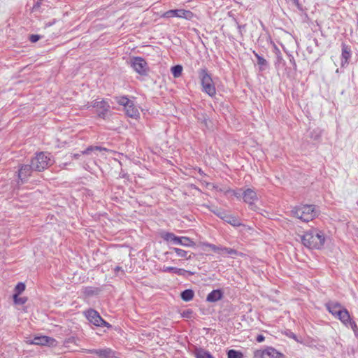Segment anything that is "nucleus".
<instances>
[{"mask_svg":"<svg viewBox=\"0 0 358 358\" xmlns=\"http://www.w3.org/2000/svg\"><path fill=\"white\" fill-rule=\"evenodd\" d=\"M325 238L323 232L317 229L310 230L301 236L303 244L310 249H320L324 243Z\"/></svg>","mask_w":358,"mask_h":358,"instance_id":"1","label":"nucleus"},{"mask_svg":"<svg viewBox=\"0 0 358 358\" xmlns=\"http://www.w3.org/2000/svg\"><path fill=\"white\" fill-rule=\"evenodd\" d=\"M291 214L301 221L308 222L317 215V211L313 205H300L294 207Z\"/></svg>","mask_w":358,"mask_h":358,"instance_id":"2","label":"nucleus"},{"mask_svg":"<svg viewBox=\"0 0 358 358\" xmlns=\"http://www.w3.org/2000/svg\"><path fill=\"white\" fill-rule=\"evenodd\" d=\"M199 77L202 86V90L210 96H213L216 94V89L211 76L208 73L206 69H201L199 71Z\"/></svg>","mask_w":358,"mask_h":358,"instance_id":"3","label":"nucleus"},{"mask_svg":"<svg viewBox=\"0 0 358 358\" xmlns=\"http://www.w3.org/2000/svg\"><path fill=\"white\" fill-rule=\"evenodd\" d=\"M31 162L34 171H41L52 165L54 160L51 158L50 153L41 152L36 154Z\"/></svg>","mask_w":358,"mask_h":358,"instance_id":"4","label":"nucleus"},{"mask_svg":"<svg viewBox=\"0 0 358 358\" xmlns=\"http://www.w3.org/2000/svg\"><path fill=\"white\" fill-rule=\"evenodd\" d=\"M115 99L118 104L124 107L125 113L127 116L134 119H137L138 117H139L140 113L138 108H136L134 102L129 100L127 98V96H115Z\"/></svg>","mask_w":358,"mask_h":358,"instance_id":"5","label":"nucleus"},{"mask_svg":"<svg viewBox=\"0 0 358 358\" xmlns=\"http://www.w3.org/2000/svg\"><path fill=\"white\" fill-rule=\"evenodd\" d=\"M162 238L172 244L180 245L185 247H194L195 243L189 238L186 236H176L171 232H164L162 234Z\"/></svg>","mask_w":358,"mask_h":358,"instance_id":"6","label":"nucleus"},{"mask_svg":"<svg viewBox=\"0 0 358 358\" xmlns=\"http://www.w3.org/2000/svg\"><path fill=\"white\" fill-rule=\"evenodd\" d=\"M131 66L133 69L141 76H145L148 72V67L146 61L141 57H134L131 60Z\"/></svg>","mask_w":358,"mask_h":358,"instance_id":"7","label":"nucleus"},{"mask_svg":"<svg viewBox=\"0 0 358 358\" xmlns=\"http://www.w3.org/2000/svg\"><path fill=\"white\" fill-rule=\"evenodd\" d=\"M93 108L96 109V113L99 117L105 119L107 114L110 111L109 103L103 99H96L92 102L91 105Z\"/></svg>","mask_w":358,"mask_h":358,"instance_id":"8","label":"nucleus"},{"mask_svg":"<svg viewBox=\"0 0 358 358\" xmlns=\"http://www.w3.org/2000/svg\"><path fill=\"white\" fill-rule=\"evenodd\" d=\"M106 151H108V150L105 148L99 146H90L86 150L80 152V153L73 154L72 157L75 159H78L81 155H88L91 159H95L96 156H99V153L102 156L104 155V152Z\"/></svg>","mask_w":358,"mask_h":358,"instance_id":"9","label":"nucleus"},{"mask_svg":"<svg viewBox=\"0 0 358 358\" xmlns=\"http://www.w3.org/2000/svg\"><path fill=\"white\" fill-rule=\"evenodd\" d=\"M85 315L90 322L97 327H110V324L106 322L100 316L99 313L93 309H90L85 312Z\"/></svg>","mask_w":358,"mask_h":358,"instance_id":"10","label":"nucleus"},{"mask_svg":"<svg viewBox=\"0 0 358 358\" xmlns=\"http://www.w3.org/2000/svg\"><path fill=\"white\" fill-rule=\"evenodd\" d=\"M193 16L192 12L184 9L169 10L163 14V17L166 18L177 17L186 20H192Z\"/></svg>","mask_w":358,"mask_h":358,"instance_id":"11","label":"nucleus"},{"mask_svg":"<svg viewBox=\"0 0 358 358\" xmlns=\"http://www.w3.org/2000/svg\"><path fill=\"white\" fill-rule=\"evenodd\" d=\"M87 353H94L99 358H116V352L111 348H106L103 349H89L85 350Z\"/></svg>","mask_w":358,"mask_h":358,"instance_id":"12","label":"nucleus"},{"mask_svg":"<svg viewBox=\"0 0 358 358\" xmlns=\"http://www.w3.org/2000/svg\"><path fill=\"white\" fill-rule=\"evenodd\" d=\"M27 342L32 345L48 346H55L57 343L54 338L45 336H35L33 339Z\"/></svg>","mask_w":358,"mask_h":358,"instance_id":"13","label":"nucleus"},{"mask_svg":"<svg viewBox=\"0 0 358 358\" xmlns=\"http://www.w3.org/2000/svg\"><path fill=\"white\" fill-rule=\"evenodd\" d=\"M243 198L248 203L251 209H255V202L257 200V193L252 189H247L243 192Z\"/></svg>","mask_w":358,"mask_h":358,"instance_id":"14","label":"nucleus"},{"mask_svg":"<svg viewBox=\"0 0 358 358\" xmlns=\"http://www.w3.org/2000/svg\"><path fill=\"white\" fill-rule=\"evenodd\" d=\"M278 355V352L273 348H268L262 351L255 352V357L260 358H276Z\"/></svg>","mask_w":358,"mask_h":358,"instance_id":"15","label":"nucleus"},{"mask_svg":"<svg viewBox=\"0 0 358 358\" xmlns=\"http://www.w3.org/2000/svg\"><path fill=\"white\" fill-rule=\"evenodd\" d=\"M32 171H34L32 164L22 165L19 170L18 177L22 182L27 180L29 176H31Z\"/></svg>","mask_w":358,"mask_h":358,"instance_id":"16","label":"nucleus"},{"mask_svg":"<svg viewBox=\"0 0 358 358\" xmlns=\"http://www.w3.org/2000/svg\"><path fill=\"white\" fill-rule=\"evenodd\" d=\"M351 57V50L345 44L342 45V53H341V66L344 67L349 63V59Z\"/></svg>","mask_w":358,"mask_h":358,"instance_id":"17","label":"nucleus"},{"mask_svg":"<svg viewBox=\"0 0 358 358\" xmlns=\"http://www.w3.org/2000/svg\"><path fill=\"white\" fill-rule=\"evenodd\" d=\"M223 297V292L220 289H214L210 292L207 297L206 301L208 302H216Z\"/></svg>","mask_w":358,"mask_h":358,"instance_id":"18","label":"nucleus"},{"mask_svg":"<svg viewBox=\"0 0 358 358\" xmlns=\"http://www.w3.org/2000/svg\"><path fill=\"white\" fill-rule=\"evenodd\" d=\"M223 220L234 227H240L242 225L240 220L238 217L230 214L227 213L225 217H224Z\"/></svg>","mask_w":358,"mask_h":358,"instance_id":"19","label":"nucleus"},{"mask_svg":"<svg viewBox=\"0 0 358 358\" xmlns=\"http://www.w3.org/2000/svg\"><path fill=\"white\" fill-rule=\"evenodd\" d=\"M338 319L345 325L348 324V322H350V316L349 312L347 309H341L338 314L337 315Z\"/></svg>","mask_w":358,"mask_h":358,"instance_id":"20","label":"nucleus"},{"mask_svg":"<svg viewBox=\"0 0 358 358\" xmlns=\"http://www.w3.org/2000/svg\"><path fill=\"white\" fill-rule=\"evenodd\" d=\"M327 309L329 311L334 315H336L338 314V312L341 310V306L338 303H329L327 305Z\"/></svg>","mask_w":358,"mask_h":358,"instance_id":"21","label":"nucleus"},{"mask_svg":"<svg viewBox=\"0 0 358 358\" xmlns=\"http://www.w3.org/2000/svg\"><path fill=\"white\" fill-rule=\"evenodd\" d=\"M162 271L164 272H173L178 275H185L187 271L182 268H178L172 266H164Z\"/></svg>","mask_w":358,"mask_h":358,"instance_id":"22","label":"nucleus"},{"mask_svg":"<svg viewBox=\"0 0 358 358\" xmlns=\"http://www.w3.org/2000/svg\"><path fill=\"white\" fill-rule=\"evenodd\" d=\"M180 296L183 301H189L193 299L194 293L192 289H185L181 292Z\"/></svg>","mask_w":358,"mask_h":358,"instance_id":"23","label":"nucleus"},{"mask_svg":"<svg viewBox=\"0 0 358 358\" xmlns=\"http://www.w3.org/2000/svg\"><path fill=\"white\" fill-rule=\"evenodd\" d=\"M194 354L196 358H214L209 352L203 349H196Z\"/></svg>","mask_w":358,"mask_h":358,"instance_id":"24","label":"nucleus"},{"mask_svg":"<svg viewBox=\"0 0 358 358\" xmlns=\"http://www.w3.org/2000/svg\"><path fill=\"white\" fill-rule=\"evenodd\" d=\"M255 55L257 58V64L259 66L260 71L264 70V67L267 66L266 60L260 55H259L257 53L255 52Z\"/></svg>","mask_w":358,"mask_h":358,"instance_id":"25","label":"nucleus"},{"mask_svg":"<svg viewBox=\"0 0 358 358\" xmlns=\"http://www.w3.org/2000/svg\"><path fill=\"white\" fill-rule=\"evenodd\" d=\"M173 251H174L178 257L186 258L187 259H191V255L187 256L188 252L185 251L182 249L178 248H171Z\"/></svg>","mask_w":358,"mask_h":358,"instance_id":"26","label":"nucleus"},{"mask_svg":"<svg viewBox=\"0 0 358 358\" xmlns=\"http://www.w3.org/2000/svg\"><path fill=\"white\" fill-rule=\"evenodd\" d=\"M182 71V67L180 65H176L171 68V73L175 78L180 76Z\"/></svg>","mask_w":358,"mask_h":358,"instance_id":"27","label":"nucleus"},{"mask_svg":"<svg viewBox=\"0 0 358 358\" xmlns=\"http://www.w3.org/2000/svg\"><path fill=\"white\" fill-rule=\"evenodd\" d=\"M210 210L222 220H224V217H225L227 214L222 209L217 207H213Z\"/></svg>","mask_w":358,"mask_h":358,"instance_id":"28","label":"nucleus"},{"mask_svg":"<svg viewBox=\"0 0 358 358\" xmlns=\"http://www.w3.org/2000/svg\"><path fill=\"white\" fill-rule=\"evenodd\" d=\"M228 358H243V354L235 350H229L227 352Z\"/></svg>","mask_w":358,"mask_h":358,"instance_id":"29","label":"nucleus"},{"mask_svg":"<svg viewBox=\"0 0 358 358\" xmlns=\"http://www.w3.org/2000/svg\"><path fill=\"white\" fill-rule=\"evenodd\" d=\"M25 289V285L22 282H19L15 287V292L16 293L15 294H17V296L21 294L24 290Z\"/></svg>","mask_w":358,"mask_h":358,"instance_id":"30","label":"nucleus"},{"mask_svg":"<svg viewBox=\"0 0 358 358\" xmlns=\"http://www.w3.org/2000/svg\"><path fill=\"white\" fill-rule=\"evenodd\" d=\"M13 299H14V302L16 303V304H24L27 299L24 297H19L17 296V294H14L13 295Z\"/></svg>","mask_w":358,"mask_h":358,"instance_id":"31","label":"nucleus"},{"mask_svg":"<svg viewBox=\"0 0 358 358\" xmlns=\"http://www.w3.org/2000/svg\"><path fill=\"white\" fill-rule=\"evenodd\" d=\"M206 245L207 247H208L211 250H213L215 252H217V253H221L222 248H219V247L216 246L215 245L210 244V243H207V244H206Z\"/></svg>","mask_w":358,"mask_h":358,"instance_id":"32","label":"nucleus"},{"mask_svg":"<svg viewBox=\"0 0 358 358\" xmlns=\"http://www.w3.org/2000/svg\"><path fill=\"white\" fill-rule=\"evenodd\" d=\"M222 251H224L229 255H236L237 253L236 250L228 248H222Z\"/></svg>","mask_w":358,"mask_h":358,"instance_id":"33","label":"nucleus"},{"mask_svg":"<svg viewBox=\"0 0 358 358\" xmlns=\"http://www.w3.org/2000/svg\"><path fill=\"white\" fill-rule=\"evenodd\" d=\"M41 36L36 34H32L29 37V40L32 43H36L40 39Z\"/></svg>","mask_w":358,"mask_h":358,"instance_id":"34","label":"nucleus"},{"mask_svg":"<svg viewBox=\"0 0 358 358\" xmlns=\"http://www.w3.org/2000/svg\"><path fill=\"white\" fill-rule=\"evenodd\" d=\"M264 339H265V338L263 335H258L256 338V340L258 343L263 342L264 341Z\"/></svg>","mask_w":358,"mask_h":358,"instance_id":"35","label":"nucleus"},{"mask_svg":"<svg viewBox=\"0 0 358 358\" xmlns=\"http://www.w3.org/2000/svg\"><path fill=\"white\" fill-rule=\"evenodd\" d=\"M348 324L350 325L351 328L354 330H355V329L357 328L355 322L354 321H352L351 320H350V322H348Z\"/></svg>","mask_w":358,"mask_h":358,"instance_id":"36","label":"nucleus"},{"mask_svg":"<svg viewBox=\"0 0 358 358\" xmlns=\"http://www.w3.org/2000/svg\"><path fill=\"white\" fill-rule=\"evenodd\" d=\"M234 195L236 198H240V197H241V196H243V193L241 194L240 192H234Z\"/></svg>","mask_w":358,"mask_h":358,"instance_id":"37","label":"nucleus"},{"mask_svg":"<svg viewBox=\"0 0 358 358\" xmlns=\"http://www.w3.org/2000/svg\"><path fill=\"white\" fill-rule=\"evenodd\" d=\"M68 164H71V163L68 164V163H62L59 165V167L61 169H65L66 166L68 165Z\"/></svg>","mask_w":358,"mask_h":358,"instance_id":"38","label":"nucleus"},{"mask_svg":"<svg viewBox=\"0 0 358 358\" xmlns=\"http://www.w3.org/2000/svg\"><path fill=\"white\" fill-rule=\"evenodd\" d=\"M114 270L115 272H117L119 271H122V268L120 266H116Z\"/></svg>","mask_w":358,"mask_h":358,"instance_id":"39","label":"nucleus"},{"mask_svg":"<svg viewBox=\"0 0 358 358\" xmlns=\"http://www.w3.org/2000/svg\"><path fill=\"white\" fill-rule=\"evenodd\" d=\"M296 5H299V0H292Z\"/></svg>","mask_w":358,"mask_h":358,"instance_id":"40","label":"nucleus"},{"mask_svg":"<svg viewBox=\"0 0 358 358\" xmlns=\"http://www.w3.org/2000/svg\"><path fill=\"white\" fill-rule=\"evenodd\" d=\"M199 173H203V172L201 171V169H199Z\"/></svg>","mask_w":358,"mask_h":358,"instance_id":"41","label":"nucleus"}]
</instances>
